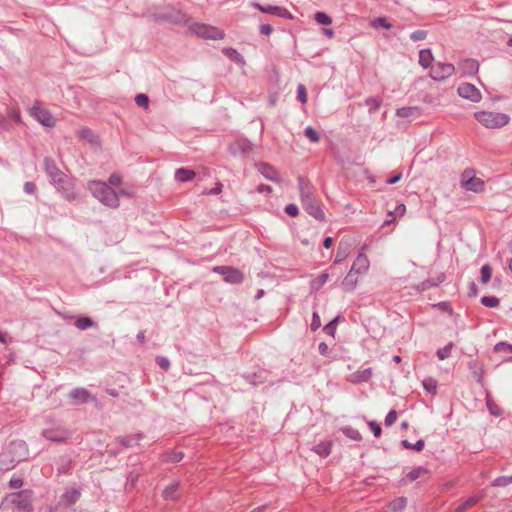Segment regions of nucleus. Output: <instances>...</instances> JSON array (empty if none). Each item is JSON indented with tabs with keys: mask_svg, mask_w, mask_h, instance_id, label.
Wrapping results in <instances>:
<instances>
[{
	"mask_svg": "<svg viewBox=\"0 0 512 512\" xmlns=\"http://www.w3.org/2000/svg\"><path fill=\"white\" fill-rule=\"evenodd\" d=\"M238 147L242 153H247L251 150V144L247 141H241V142L235 143L234 145L231 146V149L236 151L238 149Z\"/></svg>",
	"mask_w": 512,
	"mask_h": 512,
	"instance_id": "nucleus-51",
	"label": "nucleus"
},
{
	"mask_svg": "<svg viewBox=\"0 0 512 512\" xmlns=\"http://www.w3.org/2000/svg\"><path fill=\"white\" fill-rule=\"evenodd\" d=\"M314 18H315V21L321 25H330L332 23L331 17L328 14H326L325 12L315 13Z\"/></svg>",
	"mask_w": 512,
	"mask_h": 512,
	"instance_id": "nucleus-47",
	"label": "nucleus"
},
{
	"mask_svg": "<svg viewBox=\"0 0 512 512\" xmlns=\"http://www.w3.org/2000/svg\"><path fill=\"white\" fill-rule=\"evenodd\" d=\"M455 72V67L450 63L437 62L431 66L430 77L435 81H443Z\"/></svg>",
	"mask_w": 512,
	"mask_h": 512,
	"instance_id": "nucleus-8",
	"label": "nucleus"
},
{
	"mask_svg": "<svg viewBox=\"0 0 512 512\" xmlns=\"http://www.w3.org/2000/svg\"><path fill=\"white\" fill-rule=\"evenodd\" d=\"M183 457L184 453L182 451H171L162 455V461L177 463L180 462Z\"/></svg>",
	"mask_w": 512,
	"mask_h": 512,
	"instance_id": "nucleus-31",
	"label": "nucleus"
},
{
	"mask_svg": "<svg viewBox=\"0 0 512 512\" xmlns=\"http://www.w3.org/2000/svg\"><path fill=\"white\" fill-rule=\"evenodd\" d=\"M469 368L473 370V374L479 384H483L484 369L483 366L477 361L469 362Z\"/></svg>",
	"mask_w": 512,
	"mask_h": 512,
	"instance_id": "nucleus-30",
	"label": "nucleus"
},
{
	"mask_svg": "<svg viewBox=\"0 0 512 512\" xmlns=\"http://www.w3.org/2000/svg\"><path fill=\"white\" fill-rule=\"evenodd\" d=\"M457 92L460 97L472 102H479L481 100V93L473 84L462 83L459 85Z\"/></svg>",
	"mask_w": 512,
	"mask_h": 512,
	"instance_id": "nucleus-14",
	"label": "nucleus"
},
{
	"mask_svg": "<svg viewBox=\"0 0 512 512\" xmlns=\"http://www.w3.org/2000/svg\"><path fill=\"white\" fill-rule=\"evenodd\" d=\"M427 473V469L424 467H417L411 470L407 475L406 478L408 481L413 482L417 480L422 474Z\"/></svg>",
	"mask_w": 512,
	"mask_h": 512,
	"instance_id": "nucleus-41",
	"label": "nucleus"
},
{
	"mask_svg": "<svg viewBox=\"0 0 512 512\" xmlns=\"http://www.w3.org/2000/svg\"><path fill=\"white\" fill-rule=\"evenodd\" d=\"M475 118L486 128L496 129L506 126L509 121V115L500 112L480 111L475 113Z\"/></svg>",
	"mask_w": 512,
	"mask_h": 512,
	"instance_id": "nucleus-3",
	"label": "nucleus"
},
{
	"mask_svg": "<svg viewBox=\"0 0 512 512\" xmlns=\"http://www.w3.org/2000/svg\"><path fill=\"white\" fill-rule=\"evenodd\" d=\"M480 301L482 305L488 308H496L500 304V300L495 296H483Z\"/></svg>",
	"mask_w": 512,
	"mask_h": 512,
	"instance_id": "nucleus-40",
	"label": "nucleus"
},
{
	"mask_svg": "<svg viewBox=\"0 0 512 512\" xmlns=\"http://www.w3.org/2000/svg\"><path fill=\"white\" fill-rule=\"evenodd\" d=\"M461 186L467 191L481 192L484 189V181L475 177L473 170L466 169L461 175Z\"/></svg>",
	"mask_w": 512,
	"mask_h": 512,
	"instance_id": "nucleus-7",
	"label": "nucleus"
},
{
	"mask_svg": "<svg viewBox=\"0 0 512 512\" xmlns=\"http://www.w3.org/2000/svg\"><path fill=\"white\" fill-rule=\"evenodd\" d=\"M44 169L52 184L67 200H74L77 197L73 179L62 172L55 161L49 157L44 160Z\"/></svg>",
	"mask_w": 512,
	"mask_h": 512,
	"instance_id": "nucleus-1",
	"label": "nucleus"
},
{
	"mask_svg": "<svg viewBox=\"0 0 512 512\" xmlns=\"http://www.w3.org/2000/svg\"><path fill=\"white\" fill-rule=\"evenodd\" d=\"M155 19L160 21H167L171 23H182L186 22V14L181 10H177L174 7L168 6L163 12L155 14Z\"/></svg>",
	"mask_w": 512,
	"mask_h": 512,
	"instance_id": "nucleus-10",
	"label": "nucleus"
},
{
	"mask_svg": "<svg viewBox=\"0 0 512 512\" xmlns=\"http://www.w3.org/2000/svg\"><path fill=\"white\" fill-rule=\"evenodd\" d=\"M88 188L91 194L103 205L109 208H117L119 206L118 194L110 186L101 181H90Z\"/></svg>",
	"mask_w": 512,
	"mask_h": 512,
	"instance_id": "nucleus-2",
	"label": "nucleus"
},
{
	"mask_svg": "<svg viewBox=\"0 0 512 512\" xmlns=\"http://www.w3.org/2000/svg\"><path fill=\"white\" fill-rule=\"evenodd\" d=\"M458 69L463 76H472L479 70V63L475 59H464L458 64Z\"/></svg>",
	"mask_w": 512,
	"mask_h": 512,
	"instance_id": "nucleus-21",
	"label": "nucleus"
},
{
	"mask_svg": "<svg viewBox=\"0 0 512 512\" xmlns=\"http://www.w3.org/2000/svg\"><path fill=\"white\" fill-rule=\"evenodd\" d=\"M7 500L13 505L15 512H30L32 510V491L25 489L11 493Z\"/></svg>",
	"mask_w": 512,
	"mask_h": 512,
	"instance_id": "nucleus-4",
	"label": "nucleus"
},
{
	"mask_svg": "<svg viewBox=\"0 0 512 512\" xmlns=\"http://www.w3.org/2000/svg\"><path fill=\"white\" fill-rule=\"evenodd\" d=\"M354 273H351V271L348 272L347 276L344 278V280L341 283V287L346 292L353 291L358 283L357 278L353 277Z\"/></svg>",
	"mask_w": 512,
	"mask_h": 512,
	"instance_id": "nucleus-27",
	"label": "nucleus"
},
{
	"mask_svg": "<svg viewBox=\"0 0 512 512\" xmlns=\"http://www.w3.org/2000/svg\"><path fill=\"white\" fill-rule=\"evenodd\" d=\"M407 504V500L406 498L404 497H400L396 500H394L391 504H390V507L393 509V510H401L403 509Z\"/></svg>",
	"mask_w": 512,
	"mask_h": 512,
	"instance_id": "nucleus-54",
	"label": "nucleus"
},
{
	"mask_svg": "<svg viewBox=\"0 0 512 512\" xmlns=\"http://www.w3.org/2000/svg\"><path fill=\"white\" fill-rule=\"evenodd\" d=\"M62 465L58 468L59 473H67L71 467V460L68 457L61 458Z\"/></svg>",
	"mask_w": 512,
	"mask_h": 512,
	"instance_id": "nucleus-59",
	"label": "nucleus"
},
{
	"mask_svg": "<svg viewBox=\"0 0 512 512\" xmlns=\"http://www.w3.org/2000/svg\"><path fill=\"white\" fill-rule=\"evenodd\" d=\"M369 265L368 257L363 253H359L354 260L350 271L354 274H365L369 269Z\"/></svg>",
	"mask_w": 512,
	"mask_h": 512,
	"instance_id": "nucleus-19",
	"label": "nucleus"
},
{
	"mask_svg": "<svg viewBox=\"0 0 512 512\" xmlns=\"http://www.w3.org/2000/svg\"><path fill=\"white\" fill-rule=\"evenodd\" d=\"M297 99L302 103L305 104L307 102V93L306 88L304 85L300 84L297 88Z\"/></svg>",
	"mask_w": 512,
	"mask_h": 512,
	"instance_id": "nucleus-55",
	"label": "nucleus"
},
{
	"mask_svg": "<svg viewBox=\"0 0 512 512\" xmlns=\"http://www.w3.org/2000/svg\"><path fill=\"white\" fill-rule=\"evenodd\" d=\"M301 204L304 210L316 220L323 221L325 219V213L315 197H311L307 201H303Z\"/></svg>",
	"mask_w": 512,
	"mask_h": 512,
	"instance_id": "nucleus-13",
	"label": "nucleus"
},
{
	"mask_svg": "<svg viewBox=\"0 0 512 512\" xmlns=\"http://www.w3.org/2000/svg\"><path fill=\"white\" fill-rule=\"evenodd\" d=\"M253 7L258 9L262 13L275 15L280 18L290 19L292 17L291 13L285 7L273 6V5L264 6L259 3H253Z\"/></svg>",
	"mask_w": 512,
	"mask_h": 512,
	"instance_id": "nucleus-15",
	"label": "nucleus"
},
{
	"mask_svg": "<svg viewBox=\"0 0 512 512\" xmlns=\"http://www.w3.org/2000/svg\"><path fill=\"white\" fill-rule=\"evenodd\" d=\"M42 435L52 442H64L70 437V432L63 426H56L43 430Z\"/></svg>",
	"mask_w": 512,
	"mask_h": 512,
	"instance_id": "nucleus-12",
	"label": "nucleus"
},
{
	"mask_svg": "<svg viewBox=\"0 0 512 512\" xmlns=\"http://www.w3.org/2000/svg\"><path fill=\"white\" fill-rule=\"evenodd\" d=\"M34 118L44 127L52 128L56 125V119L39 102H34Z\"/></svg>",
	"mask_w": 512,
	"mask_h": 512,
	"instance_id": "nucleus-11",
	"label": "nucleus"
},
{
	"mask_svg": "<svg viewBox=\"0 0 512 512\" xmlns=\"http://www.w3.org/2000/svg\"><path fill=\"white\" fill-rule=\"evenodd\" d=\"M143 438L142 433H136L129 436H121L117 438V441L125 448L134 447L139 444L140 440Z\"/></svg>",
	"mask_w": 512,
	"mask_h": 512,
	"instance_id": "nucleus-23",
	"label": "nucleus"
},
{
	"mask_svg": "<svg viewBox=\"0 0 512 512\" xmlns=\"http://www.w3.org/2000/svg\"><path fill=\"white\" fill-rule=\"evenodd\" d=\"M382 100L378 97H369L365 100V104L369 106V111L374 112L380 108Z\"/></svg>",
	"mask_w": 512,
	"mask_h": 512,
	"instance_id": "nucleus-44",
	"label": "nucleus"
},
{
	"mask_svg": "<svg viewBox=\"0 0 512 512\" xmlns=\"http://www.w3.org/2000/svg\"><path fill=\"white\" fill-rule=\"evenodd\" d=\"M190 30L203 39L220 40L225 36L223 30L201 23L192 24Z\"/></svg>",
	"mask_w": 512,
	"mask_h": 512,
	"instance_id": "nucleus-5",
	"label": "nucleus"
},
{
	"mask_svg": "<svg viewBox=\"0 0 512 512\" xmlns=\"http://www.w3.org/2000/svg\"><path fill=\"white\" fill-rule=\"evenodd\" d=\"M74 325H75V327L77 329H79L81 331H84V330H87L89 328L97 326V324L90 317H87V316L78 318L74 322Z\"/></svg>",
	"mask_w": 512,
	"mask_h": 512,
	"instance_id": "nucleus-28",
	"label": "nucleus"
},
{
	"mask_svg": "<svg viewBox=\"0 0 512 512\" xmlns=\"http://www.w3.org/2000/svg\"><path fill=\"white\" fill-rule=\"evenodd\" d=\"M426 37H427V31H425V30L414 31L410 36L411 40L414 42L424 40Z\"/></svg>",
	"mask_w": 512,
	"mask_h": 512,
	"instance_id": "nucleus-58",
	"label": "nucleus"
},
{
	"mask_svg": "<svg viewBox=\"0 0 512 512\" xmlns=\"http://www.w3.org/2000/svg\"><path fill=\"white\" fill-rule=\"evenodd\" d=\"M178 488H179L178 482H174V483L170 484L163 490V492H162L163 498L165 500H171V501L177 500L179 497Z\"/></svg>",
	"mask_w": 512,
	"mask_h": 512,
	"instance_id": "nucleus-25",
	"label": "nucleus"
},
{
	"mask_svg": "<svg viewBox=\"0 0 512 512\" xmlns=\"http://www.w3.org/2000/svg\"><path fill=\"white\" fill-rule=\"evenodd\" d=\"M433 61V55L430 49H422L419 52V64L423 68H428Z\"/></svg>",
	"mask_w": 512,
	"mask_h": 512,
	"instance_id": "nucleus-29",
	"label": "nucleus"
},
{
	"mask_svg": "<svg viewBox=\"0 0 512 512\" xmlns=\"http://www.w3.org/2000/svg\"><path fill=\"white\" fill-rule=\"evenodd\" d=\"M418 111V107L409 106V107H401L396 110V115L400 118H409L412 117Z\"/></svg>",
	"mask_w": 512,
	"mask_h": 512,
	"instance_id": "nucleus-33",
	"label": "nucleus"
},
{
	"mask_svg": "<svg viewBox=\"0 0 512 512\" xmlns=\"http://www.w3.org/2000/svg\"><path fill=\"white\" fill-rule=\"evenodd\" d=\"M285 212L291 217H296L299 214L298 207L295 204H288L285 207Z\"/></svg>",
	"mask_w": 512,
	"mask_h": 512,
	"instance_id": "nucleus-62",
	"label": "nucleus"
},
{
	"mask_svg": "<svg viewBox=\"0 0 512 512\" xmlns=\"http://www.w3.org/2000/svg\"><path fill=\"white\" fill-rule=\"evenodd\" d=\"M213 271L222 275L227 283L239 284L244 280L243 273L239 269L230 266H216Z\"/></svg>",
	"mask_w": 512,
	"mask_h": 512,
	"instance_id": "nucleus-9",
	"label": "nucleus"
},
{
	"mask_svg": "<svg viewBox=\"0 0 512 512\" xmlns=\"http://www.w3.org/2000/svg\"><path fill=\"white\" fill-rule=\"evenodd\" d=\"M81 496V489L78 487H72L67 490L61 495L59 504L63 506H70L74 503H76Z\"/></svg>",
	"mask_w": 512,
	"mask_h": 512,
	"instance_id": "nucleus-17",
	"label": "nucleus"
},
{
	"mask_svg": "<svg viewBox=\"0 0 512 512\" xmlns=\"http://www.w3.org/2000/svg\"><path fill=\"white\" fill-rule=\"evenodd\" d=\"M298 188L300 194L301 203L303 201H307L311 197H315L312 191L311 183L306 180L304 177H298Z\"/></svg>",
	"mask_w": 512,
	"mask_h": 512,
	"instance_id": "nucleus-22",
	"label": "nucleus"
},
{
	"mask_svg": "<svg viewBox=\"0 0 512 512\" xmlns=\"http://www.w3.org/2000/svg\"><path fill=\"white\" fill-rule=\"evenodd\" d=\"M495 351L496 352H504V353H508V352H512V344H509L507 342H499L495 345Z\"/></svg>",
	"mask_w": 512,
	"mask_h": 512,
	"instance_id": "nucleus-53",
	"label": "nucleus"
},
{
	"mask_svg": "<svg viewBox=\"0 0 512 512\" xmlns=\"http://www.w3.org/2000/svg\"><path fill=\"white\" fill-rule=\"evenodd\" d=\"M512 484V475L510 476H499L492 482L494 487H505Z\"/></svg>",
	"mask_w": 512,
	"mask_h": 512,
	"instance_id": "nucleus-42",
	"label": "nucleus"
},
{
	"mask_svg": "<svg viewBox=\"0 0 512 512\" xmlns=\"http://www.w3.org/2000/svg\"><path fill=\"white\" fill-rule=\"evenodd\" d=\"M371 431L373 432L374 436L375 437H380L381 433H382V429L380 427V425L376 422V421H370L368 423Z\"/></svg>",
	"mask_w": 512,
	"mask_h": 512,
	"instance_id": "nucleus-60",
	"label": "nucleus"
},
{
	"mask_svg": "<svg viewBox=\"0 0 512 512\" xmlns=\"http://www.w3.org/2000/svg\"><path fill=\"white\" fill-rule=\"evenodd\" d=\"M479 499L480 498L477 496H472V497L468 498L463 503L458 505V507L456 508V512L466 511L468 508L474 506L479 501Z\"/></svg>",
	"mask_w": 512,
	"mask_h": 512,
	"instance_id": "nucleus-38",
	"label": "nucleus"
},
{
	"mask_svg": "<svg viewBox=\"0 0 512 512\" xmlns=\"http://www.w3.org/2000/svg\"><path fill=\"white\" fill-rule=\"evenodd\" d=\"M15 466L13 458H10L9 453L3 450L0 453V472L12 470Z\"/></svg>",
	"mask_w": 512,
	"mask_h": 512,
	"instance_id": "nucleus-24",
	"label": "nucleus"
},
{
	"mask_svg": "<svg viewBox=\"0 0 512 512\" xmlns=\"http://www.w3.org/2000/svg\"><path fill=\"white\" fill-rule=\"evenodd\" d=\"M304 135L312 142L317 143L320 140L318 132L312 127L307 126L304 130Z\"/></svg>",
	"mask_w": 512,
	"mask_h": 512,
	"instance_id": "nucleus-43",
	"label": "nucleus"
},
{
	"mask_svg": "<svg viewBox=\"0 0 512 512\" xmlns=\"http://www.w3.org/2000/svg\"><path fill=\"white\" fill-rule=\"evenodd\" d=\"M349 255V246L347 244L340 243L335 256V263L343 262Z\"/></svg>",
	"mask_w": 512,
	"mask_h": 512,
	"instance_id": "nucleus-32",
	"label": "nucleus"
},
{
	"mask_svg": "<svg viewBox=\"0 0 512 512\" xmlns=\"http://www.w3.org/2000/svg\"><path fill=\"white\" fill-rule=\"evenodd\" d=\"M423 387L428 393L434 394L437 390V382L431 377L426 378L423 380Z\"/></svg>",
	"mask_w": 512,
	"mask_h": 512,
	"instance_id": "nucleus-45",
	"label": "nucleus"
},
{
	"mask_svg": "<svg viewBox=\"0 0 512 512\" xmlns=\"http://www.w3.org/2000/svg\"><path fill=\"white\" fill-rule=\"evenodd\" d=\"M156 362L163 370H168L170 367V362L166 357H157Z\"/></svg>",
	"mask_w": 512,
	"mask_h": 512,
	"instance_id": "nucleus-64",
	"label": "nucleus"
},
{
	"mask_svg": "<svg viewBox=\"0 0 512 512\" xmlns=\"http://www.w3.org/2000/svg\"><path fill=\"white\" fill-rule=\"evenodd\" d=\"M329 274L326 272L321 273L317 278L311 281V288L314 290L320 289L328 280Z\"/></svg>",
	"mask_w": 512,
	"mask_h": 512,
	"instance_id": "nucleus-37",
	"label": "nucleus"
},
{
	"mask_svg": "<svg viewBox=\"0 0 512 512\" xmlns=\"http://www.w3.org/2000/svg\"><path fill=\"white\" fill-rule=\"evenodd\" d=\"M338 321V317H336L335 319H333L332 321H330L328 324L325 325L324 327V332L332 337H334L335 335V332H336V327H335V323Z\"/></svg>",
	"mask_w": 512,
	"mask_h": 512,
	"instance_id": "nucleus-56",
	"label": "nucleus"
},
{
	"mask_svg": "<svg viewBox=\"0 0 512 512\" xmlns=\"http://www.w3.org/2000/svg\"><path fill=\"white\" fill-rule=\"evenodd\" d=\"M78 137L89 143L92 147L99 148L101 146L99 136L88 127H82L78 131Z\"/></svg>",
	"mask_w": 512,
	"mask_h": 512,
	"instance_id": "nucleus-20",
	"label": "nucleus"
},
{
	"mask_svg": "<svg viewBox=\"0 0 512 512\" xmlns=\"http://www.w3.org/2000/svg\"><path fill=\"white\" fill-rule=\"evenodd\" d=\"M452 347H453V344L449 343L446 346H444L443 348L439 349L437 351V357L440 360L447 359L450 356V354H451Z\"/></svg>",
	"mask_w": 512,
	"mask_h": 512,
	"instance_id": "nucleus-48",
	"label": "nucleus"
},
{
	"mask_svg": "<svg viewBox=\"0 0 512 512\" xmlns=\"http://www.w3.org/2000/svg\"><path fill=\"white\" fill-rule=\"evenodd\" d=\"M397 420V412L396 410L392 409L388 412V414L385 417V425L391 426L393 425Z\"/></svg>",
	"mask_w": 512,
	"mask_h": 512,
	"instance_id": "nucleus-57",
	"label": "nucleus"
},
{
	"mask_svg": "<svg viewBox=\"0 0 512 512\" xmlns=\"http://www.w3.org/2000/svg\"><path fill=\"white\" fill-rule=\"evenodd\" d=\"M23 485V478L21 476L13 475L9 481V487L11 489L21 488Z\"/></svg>",
	"mask_w": 512,
	"mask_h": 512,
	"instance_id": "nucleus-52",
	"label": "nucleus"
},
{
	"mask_svg": "<svg viewBox=\"0 0 512 512\" xmlns=\"http://www.w3.org/2000/svg\"><path fill=\"white\" fill-rule=\"evenodd\" d=\"M69 399L74 404H84L88 401H95L96 399L91 396V393L85 388H74L69 393Z\"/></svg>",
	"mask_w": 512,
	"mask_h": 512,
	"instance_id": "nucleus-16",
	"label": "nucleus"
},
{
	"mask_svg": "<svg viewBox=\"0 0 512 512\" xmlns=\"http://www.w3.org/2000/svg\"><path fill=\"white\" fill-rule=\"evenodd\" d=\"M480 273H481V281H482V283H484V284L488 283L490 281V279H491V276H492V269H491L490 265L489 264H484L481 267Z\"/></svg>",
	"mask_w": 512,
	"mask_h": 512,
	"instance_id": "nucleus-46",
	"label": "nucleus"
},
{
	"mask_svg": "<svg viewBox=\"0 0 512 512\" xmlns=\"http://www.w3.org/2000/svg\"><path fill=\"white\" fill-rule=\"evenodd\" d=\"M196 173L193 170L179 168L175 171V179L179 182H188L195 178Z\"/></svg>",
	"mask_w": 512,
	"mask_h": 512,
	"instance_id": "nucleus-26",
	"label": "nucleus"
},
{
	"mask_svg": "<svg viewBox=\"0 0 512 512\" xmlns=\"http://www.w3.org/2000/svg\"><path fill=\"white\" fill-rule=\"evenodd\" d=\"M401 445L405 449H412L417 452H420L423 450L425 443L422 439H419L415 444L410 443L408 440H402Z\"/></svg>",
	"mask_w": 512,
	"mask_h": 512,
	"instance_id": "nucleus-39",
	"label": "nucleus"
},
{
	"mask_svg": "<svg viewBox=\"0 0 512 512\" xmlns=\"http://www.w3.org/2000/svg\"><path fill=\"white\" fill-rule=\"evenodd\" d=\"M135 103L139 107H143V108L147 109L149 106V98L146 94H143V93L137 94L135 97Z\"/></svg>",
	"mask_w": 512,
	"mask_h": 512,
	"instance_id": "nucleus-49",
	"label": "nucleus"
},
{
	"mask_svg": "<svg viewBox=\"0 0 512 512\" xmlns=\"http://www.w3.org/2000/svg\"><path fill=\"white\" fill-rule=\"evenodd\" d=\"M258 171L265 177L267 180H270L272 182L279 183L281 182V178L277 172V170L269 165L268 163L261 162L256 165Z\"/></svg>",
	"mask_w": 512,
	"mask_h": 512,
	"instance_id": "nucleus-18",
	"label": "nucleus"
},
{
	"mask_svg": "<svg viewBox=\"0 0 512 512\" xmlns=\"http://www.w3.org/2000/svg\"><path fill=\"white\" fill-rule=\"evenodd\" d=\"M321 326L320 316L317 312L312 315L311 330L316 331Z\"/></svg>",
	"mask_w": 512,
	"mask_h": 512,
	"instance_id": "nucleus-61",
	"label": "nucleus"
},
{
	"mask_svg": "<svg viewBox=\"0 0 512 512\" xmlns=\"http://www.w3.org/2000/svg\"><path fill=\"white\" fill-rule=\"evenodd\" d=\"M273 32V28L270 24H261L259 27V33L264 36H270Z\"/></svg>",
	"mask_w": 512,
	"mask_h": 512,
	"instance_id": "nucleus-63",
	"label": "nucleus"
},
{
	"mask_svg": "<svg viewBox=\"0 0 512 512\" xmlns=\"http://www.w3.org/2000/svg\"><path fill=\"white\" fill-rule=\"evenodd\" d=\"M371 26L375 29L378 28H384V29H390L392 28V24L389 22V20L386 17H378L371 21Z\"/></svg>",
	"mask_w": 512,
	"mask_h": 512,
	"instance_id": "nucleus-35",
	"label": "nucleus"
},
{
	"mask_svg": "<svg viewBox=\"0 0 512 512\" xmlns=\"http://www.w3.org/2000/svg\"><path fill=\"white\" fill-rule=\"evenodd\" d=\"M343 433H344L347 437H349V438H351V439H353V440L358 441V440H360V439H361V434H360V432H359L358 430H356V429L351 428V427L343 428Z\"/></svg>",
	"mask_w": 512,
	"mask_h": 512,
	"instance_id": "nucleus-50",
	"label": "nucleus"
},
{
	"mask_svg": "<svg viewBox=\"0 0 512 512\" xmlns=\"http://www.w3.org/2000/svg\"><path fill=\"white\" fill-rule=\"evenodd\" d=\"M352 376L354 382H365L368 381L372 376V371L370 368H367L364 369L363 371H358L354 373Z\"/></svg>",
	"mask_w": 512,
	"mask_h": 512,
	"instance_id": "nucleus-36",
	"label": "nucleus"
},
{
	"mask_svg": "<svg viewBox=\"0 0 512 512\" xmlns=\"http://www.w3.org/2000/svg\"><path fill=\"white\" fill-rule=\"evenodd\" d=\"M314 451L322 457H327L331 453V443L322 442L314 447Z\"/></svg>",
	"mask_w": 512,
	"mask_h": 512,
	"instance_id": "nucleus-34",
	"label": "nucleus"
},
{
	"mask_svg": "<svg viewBox=\"0 0 512 512\" xmlns=\"http://www.w3.org/2000/svg\"><path fill=\"white\" fill-rule=\"evenodd\" d=\"M5 451L9 453L10 458H13L15 465L26 460L29 453L28 446L23 440L11 441Z\"/></svg>",
	"mask_w": 512,
	"mask_h": 512,
	"instance_id": "nucleus-6",
	"label": "nucleus"
}]
</instances>
